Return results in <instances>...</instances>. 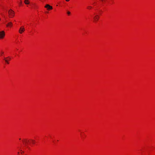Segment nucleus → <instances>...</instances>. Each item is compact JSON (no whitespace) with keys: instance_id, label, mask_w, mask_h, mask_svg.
<instances>
[{"instance_id":"1","label":"nucleus","mask_w":155,"mask_h":155,"mask_svg":"<svg viewBox=\"0 0 155 155\" xmlns=\"http://www.w3.org/2000/svg\"><path fill=\"white\" fill-rule=\"evenodd\" d=\"M8 13L10 15L13 17L14 15V12L12 10H10L8 11Z\"/></svg>"},{"instance_id":"2","label":"nucleus","mask_w":155,"mask_h":155,"mask_svg":"<svg viewBox=\"0 0 155 155\" xmlns=\"http://www.w3.org/2000/svg\"><path fill=\"white\" fill-rule=\"evenodd\" d=\"M25 31V29L24 27H20L19 30V32L20 34H22Z\"/></svg>"},{"instance_id":"3","label":"nucleus","mask_w":155,"mask_h":155,"mask_svg":"<svg viewBox=\"0 0 155 155\" xmlns=\"http://www.w3.org/2000/svg\"><path fill=\"white\" fill-rule=\"evenodd\" d=\"M5 35V32L4 31L0 32V38H3Z\"/></svg>"},{"instance_id":"4","label":"nucleus","mask_w":155,"mask_h":155,"mask_svg":"<svg viewBox=\"0 0 155 155\" xmlns=\"http://www.w3.org/2000/svg\"><path fill=\"white\" fill-rule=\"evenodd\" d=\"M45 7L47 8V10H48L52 9L53 8L50 5L48 4L46 5L45 6Z\"/></svg>"},{"instance_id":"5","label":"nucleus","mask_w":155,"mask_h":155,"mask_svg":"<svg viewBox=\"0 0 155 155\" xmlns=\"http://www.w3.org/2000/svg\"><path fill=\"white\" fill-rule=\"evenodd\" d=\"M11 59V58L8 57H7L6 58H5L4 60H5V61L8 64H9V62H8V61H9Z\"/></svg>"},{"instance_id":"6","label":"nucleus","mask_w":155,"mask_h":155,"mask_svg":"<svg viewBox=\"0 0 155 155\" xmlns=\"http://www.w3.org/2000/svg\"><path fill=\"white\" fill-rule=\"evenodd\" d=\"M99 18V16L98 15H96L94 17V21H96L98 20Z\"/></svg>"},{"instance_id":"7","label":"nucleus","mask_w":155,"mask_h":155,"mask_svg":"<svg viewBox=\"0 0 155 155\" xmlns=\"http://www.w3.org/2000/svg\"><path fill=\"white\" fill-rule=\"evenodd\" d=\"M12 22H9L8 23L7 25V26L12 27Z\"/></svg>"},{"instance_id":"8","label":"nucleus","mask_w":155,"mask_h":155,"mask_svg":"<svg viewBox=\"0 0 155 155\" xmlns=\"http://www.w3.org/2000/svg\"><path fill=\"white\" fill-rule=\"evenodd\" d=\"M25 3L26 5H28V4H29V2L28 0H25Z\"/></svg>"},{"instance_id":"9","label":"nucleus","mask_w":155,"mask_h":155,"mask_svg":"<svg viewBox=\"0 0 155 155\" xmlns=\"http://www.w3.org/2000/svg\"><path fill=\"white\" fill-rule=\"evenodd\" d=\"M92 8V7L90 6H89L87 7V8L88 9H91Z\"/></svg>"},{"instance_id":"10","label":"nucleus","mask_w":155,"mask_h":155,"mask_svg":"<svg viewBox=\"0 0 155 155\" xmlns=\"http://www.w3.org/2000/svg\"><path fill=\"white\" fill-rule=\"evenodd\" d=\"M31 141L33 144L35 143V141L34 140H31Z\"/></svg>"},{"instance_id":"11","label":"nucleus","mask_w":155,"mask_h":155,"mask_svg":"<svg viewBox=\"0 0 155 155\" xmlns=\"http://www.w3.org/2000/svg\"><path fill=\"white\" fill-rule=\"evenodd\" d=\"M67 14L68 15H69L70 14V12H69L68 11L67 12Z\"/></svg>"},{"instance_id":"12","label":"nucleus","mask_w":155,"mask_h":155,"mask_svg":"<svg viewBox=\"0 0 155 155\" xmlns=\"http://www.w3.org/2000/svg\"><path fill=\"white\" fill-rule=\"evenodd\" d=\"M21 0V2H20V5H21V4H22V2L21 1V0Z\"/></svg>"},{"instance_id":"13","label":"nucleus","mask_w":155,"mask_h":155,"mask_svg":"<svg viewBox=\"0 0 155 155\" xmlns=\"http://www.w3.org/2000/svg\"><path fill=\"white\" fill-rule=\"evenodd\" d=\"M25 145L27 143V141H25Z\"/></svg>"},{"instance_id":"14","label":"nucleus","mask_w":155,"mask_h":155,"mask_svg":"<svg viewBox=\"0 0 155 155\" xmlns=\"http://www.w3.org/2000/svg\"><path fill=\"white\" fill-rule=\"evenodd\" d=\"M67 2H68L70 0H65Z\"/></svg>"},{"instance_id":"15","label":"nucleus","mask_w":155,"mask_h":155,"mask_svg":"<svg viewBox=\"0 0 155 155\" xmlns=\"http://www.w3.org/2000/svg\"><path fill=\"white\" fill-rule=\"evenodd\" d=\"M101 0V1H103V0Z\"/></svg>"},{"instance_id":"16","label":"nucleus","mask_w":155,"mask_h":155,"mask_svg":"<svg viewBox=\"0 0 155 155\" xmlns=\"http://www.w3.org/2000/svg\"><path fill=\"white\" fill-rule=\"evenodd\" d=\"M21 150V151H22V150Z\"/></svg>"}]
</instances>
